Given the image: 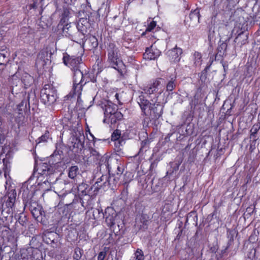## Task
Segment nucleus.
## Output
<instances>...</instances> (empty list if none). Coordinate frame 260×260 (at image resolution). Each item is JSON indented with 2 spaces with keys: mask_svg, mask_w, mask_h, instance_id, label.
<instances>
[{
  "mask_svg": "<svg viewBox=\"0 0 260 260\" xmlns=\"http://www.w3.org/2000/svg\"><path fill=\"white\" fill-rule=\"evenodd\" d=\"M107 52V61L114 69L119 70L123 62L120 58V54L118 48L113 43H110L106 48Z\"/></svg>",
  "mask_w": 260,
  "mask_h": 260,
  "instance_id": "1",
  "label": "nucleus"
},
{
  "mask_svg": "<svg viewBox=\"0 0 260 260\" xmlns=\"http://www.w3.org/2000/svg\"><path fill=\"white\" fill-rule=\"evenodd\" d=\"M63 62L66 66H69L73 72V77L82 78L84 76L80 70V64L82 63L81 57L70 56L66 54L63 57Z\"/></svg>",
  "mask_w": 260,
  "mask_h": 260,
  "instance_id": "2",
  "label": "nucleus"
},
{
  "mask_svg": "<svg viewBox=\"0 0 260 260\" xmlns=\"http://www.w3.org/2000/svg\"><path fill=\"white\" fill-rule=\"evenodd\" d=\"M57 90L51 84H45L41 91V99L47 105L54 104L57 99Z\"/></svg>",
  "mask_w": 260,
  "mask_h": 260,
  "instance_id": "3",
  "label": "nucleus"
},
{
  "mask_svg": "<svg viewBox=\"0 0 260 260\" xmlns=\"http://www.w3.org/2000/svg\"><path fill=\"white\" fill-rule=\"evenodd\" d=\"M55 170L54 165L50 164L49 162H41L38 167L37 171L41 176L47 177L43 182L44 183H46V182L52 183V180L54 179L53 174Z\"/></svg>",
  "mask_w": 260,
  "mask_h": 260,
  "instance_id": "4",
  "label": "nucleus"
},
{
  "mask_svg": "<svg viewBox=\"0 0 260 260\" xmlns=\"http://www.w3.org/2000/svg\"><path fill=\"white\" fill-rule=\"evenodd\" d=\"M88 82L87 75L82 76V78H76V77H73V86L70 94L72 96L77 95L78 102L80 99L83 86Z\"/></svg>",
  "mask_w": 260,
  "mask_h": 260,
  "instance_id": "5",
  "label": "nucleus"
},
{
  "mask_svg": "<svg viewBox=\"0 0 260 260\" xmlns=\"http://www.w3.org/2000/svg\"><path fill=\"white\" fill-rule=\"evenodd\" d=\"M97 105L100 107L104 111L105 118L104 122H106L107 117L117 111V106L111 101L105 99H102L98 101Z\"/></svg>",
  "mask_w": 260,
  "mask_h": 260,
  "instance_id": "6",
  "label": "nucleus"
},
{
  "mask_svg": "<svg viewBox=\"0 0 260 260\" xmlns=\"http://www.w3.org/2000/svg\"><path fill=\"white\" fill-rule=\"evenodd\" d=\"M137 102L140 106L142 113L146 116H149V112L153 105V102H150L146 99L143 95H140L137 99Z\"/></svg>",
  "mask_w": 260,
  "mask_h": 260,
  "instance_id": "7",
  "label": "nucleus"
},
{
  "mask_svg": "<svg viewBox=\"0 0 260 260\" xmlns=\"http://www.w3.org/2000/svg\"><path fill=\"white\" fill-rule=\"evenodd\" d=\"M152 102H153V105L150 109L148 117L151 119H158L162 114L163 107L156 101H153L152 100Z\"/></svg>",
  "mask_w": 260,
  "mask_h": 260,
  "instance_id": "8",
  "label": "nucleus"
},
{
  "mask_svg": "<svg viewBox=\"0 0 260 260\" xmlns=\"http://www.w3.org/2000/svg\"><path fill=\"white\" fill-rule=\"evenodd\" d=\"M84 140L83 135L73 138L71 147H73L72 151L75 155H78L82 150L84 147Z\"/></svg>",
  "mask_w": 260,
  "mask_h": 260,
  "instance_id": "9",
  "label": "nucleus"
},
{
  "mask_svg": "<svg viewBox=\"0 0 260 260\" xmlns=\"http://www.w3.org/2000/svg\"><path fill=\"white\" fill-rule=\"evenodd\" d=\"M161 54L160 51L155 46L151 45L150 47L147 48L143 54V57L147 60H155Z\"/></svg>",
  "mask_w": 260,
  "mask_h": 260,
  "instance_id": "10",
  "label": "nucleus"
},
{
  "mask_svg": "<svg viewBox=\"0 0 260 260\" xmlns=\"http://www.w3.org/2000/svg\"><path fill=\"white\" fill-rule=\"evenodd\" d=\"M182 53V49L176 46L173 49L168 50L166 55L171 62L176 63L180 61Z\"/></svg>",
  "mask_w": 260,
  "mask_h": 260,
  "instance_id": "11",
  "label": "nucleus"
},
{
  "mask_svg": "<svg viewBox=\"0 0 260 260\" xmlns=\"http://www.w3.org/2000/svg\"><path fill=\"white\" fill-rule=\"evenodd\" d=\"M160 86V80H156L153 82V83L150 84L149 86L146 87L144 89V91L145 93L149 94H151L157 92H158L159 94H160L162 92V89H160L158 91Z\"/></svg>",
  "mask_w": 260,
  "mask_h": 260,
  "instance_id": "12",
  "label": "nucleus"
},
{
  "mask_svg": "<svg viewBox=\"0 0 260 260\" xmlns=\"http://www.w3.org/2000/svg\"><path fill=\"white\" fill-rule=\"evenodd\" d=\"M59 197L60 199L59 204L66 206H69L73 203L75 199V196L71 193H63Z\"/></svg>",
  "mask_w": 260,
  "mask_h": 260,
  "instance_id": "13",
  "label": "nucleus"
},
{
  "mask_svg": "<svg viewBox=\"0 0 260 260\" xmlns=\"http://www.w3.org/2000/svg\"><path fill=\"white\" fill-rule=\"evenodd\" d=\"M16 196L17 193L15 189H11L8 192L7 194L8 199L6 201V205L7 207L12 208L15 204Z\"/></svg>",
  "mask_w": 260,
  "mask_h": 260,
  "instance_id": "14",
  "label": "nucleus"
},
{
  "mask_svg": "<svg viewBox=\"0 0 260 260\" xmlns=\"http://www.w3.org/2000/svg\"><path fill=\"white\" fill-rule=\"evenodd\" d=\"M123 117L122 114L118 111L110 115L107 117V120L106 123H111V124H115L117 121L122 119Z\"/></svg>",
  "mask_w": 260,
  "mask_h": 260,
  "instance_id": "15",
  "label": "nucleus"
},
{
  "mask_svg": "<svg viewBox=\"0 0 260 260\" xmlns=\"http://www.w3.org/2000/svg\"><path fill=\"white\" fill-rule=\"evenodd\" d=\"M49 54L47 49L42 50L38 54L37 61L39 62L40 61H42V66H44L49 60V57L50 56Z\"/></svg>",
  "mask_w": 260,
  "mask_h": 260,
  "instance_id": "16",
  "label": "nucleus"
},
{
  "mask_svg": "<svg viewBox=\"0 0 260 260\" xmlns=\"http://www.w3.org/2000/svg\"><path fill=\"white\" fill-rule=\"evenodd\" d=\"M67 24L64 27V31H65L66 36L71 40L73 36L76 35L75 34L78 33L79 30L75 24L73 25H70L69 26Z\"/></svg>",
  "mask_w": 260,
  "mask_h": 260,
  "instance_id": "17",
  "label": "nucleus"
},
{
  "mask_svg": "<svg viewBox=\"0 0 260 260\" xmlns=\"http://www.w3.org/2000/svg\"><path fill=\"white\" fill-rule=\"evenodd\" d=\"M21 81L23 83L24 87L27 88L34 83V80L29 74L24 73L21 77Z\"/></svg>",
  "mask_w": 260,
  "mask_h": 260,
  "instance_id": "18",
  "label": "nucleus"
},
{
  "mask_svg": "<svg viewBox=\"0 0 260 260\" xmlns=\"http://www.w3.org/2000/svg\"><path fill=\"white\" fill-rule=\"evenodd\" d=\"M75 34L76 35L73 36L71 40L81 45H84L86 41L85 34H83V32H80L79 31H78V33Z\"/></svg>",
  "mask_w": 260,
  "mask_h": 260,
  "instance_id": "19",
  "label": "nucleus"
},
{
  "mask_svg": "<svg viewBox=\"0 0 260 260\" xmlns=\"http://www.w3.org/2000/svg\"><path fill=\"white\" fill-rule=\"evenodd\" d=\"M139 221L142 225H140V229H146L149 221V217L146 214H142L139 218Z\"/></svg>",
  "mask_w": 260,
  "mask_h": 260,
  "instance_id": "20",
  "label": "nucleus"
},
{
  "mask_svg": "<svg viewBox=\"0 0 260 260\" xmlns=\"http://www.w3.org/2000/svg\"><path fill=\"white\" fill-rule=\"evenodd\" d=\"M88 23V21L86 19L81 18L80 19L79 22L78 23L77 25H76V27L78 28V30L80 32H83V34H85L87 32L86 27L83 26V23Z\"/></svg>",
  "mask_w": 260,
  "mask_h": 260,
  "instance_id": "21",
  "label": "nucleus"
},
{
  "mask_svg": "<svg viewBox=\"0 0 260 260\" xmlns=\"http://www.w3.org/2000/svg\"><path fill=\"white\" fill-rule=\"evenodd\" d=\"M79 173L78 167L76 166H72L68 170V176L71 179H74Z\"/></svg>",
  "mask_w": 260,
  "mask_h": 260,
  "instance_id": "22",
  "label": "nucleus"
},
{
  "mask_svg": "<svg viewBox=\"0 0 260 260\" xmlns=\"http://www.w3.org/2000/svg\"><path fill=\"white\" fill-rule=\"evenodd\" d=\"M176 77H172L168 82L166 86L167 91H172L176 87Z\"/></svg>",
  "mask_w": 260,
  "mask_h": 260,
  "instance_id": "23",
  "label": "nucleus"
},
{
  "mask_svg": "<svg viewBox=\"0 0 260 260\" xmlns=\"http://www.w3.org/2000/svg\"><path fill=\"white\" fill-rule=\"evenodd\" d=\"M65 187V183L61 181H58L56 179L54 183L53 188L55 189V191L56 193H59L62 189H63Z\"/></svg>",
  "mask_w": 260,
  "mask_h": 260,
  "instance_id": "24",
  "label": "nucleus"
},
{
  "mask_svg": "<svg viewBox=\"0 0 260 260\" xmlns=\"http://www.w3.org/2000/svg\"><path fill=\"white\" fill-rule=\"evenodd\" d=\"M30 210L33 217L36 219H38L42 214V212L39 207H35L31 205Z\"/></svg>",
  "mask_w": 260,
  "mask_h": 260,
  "instance_id": "25",
  "label": "nucleus"
},
{
  "mask_svg": "<svg viewBox=\"0 0 260 260\" xmlns=\"http://www.w3.org/2000/svg\"><path fill=\"white\" fill-rule=\"evenodd\" d=\"M9 53L5 50L0 51V64H5L8 62Z\"/></svg>",
  "mask_w": 260,
  "mask_h": 260,
  "instance_id": "26",
  "label": "nucleus"
},
{
  "mask_svg": "<svg viewBox=\"0 0 260 260\" xmlns=\"http://www.w3.org/2000/svg\"><path fill=\"white\" fill-rule=\"evenodd\" d=\"M108 177L106 175H103L99 178L95 182V184H97V188H100L103 185H105L107 182Z\"/></svg>",
  "mask_w": 260,
  "mask_h": 260,
  "instance_id": "27",
  "label": "nucleus"
},
{
  "mask_svg": "<svg viewBox=\"0 0 260 260\" xmlns=\"http://www.w3.org/2000/svg\"><path fill=\"white\" fill-rule=\"evenodd\" d=\"M190 19L194 21H198L199 22L200 19V12L198 9H196L193 11H191L189 14Z\"/></svg>",
  "mask_w": 260,
  "mask_h": 260,
  "instance_id": "28",
  "label": "nucleus"
},
{
  "mask_svg": "<svg viewBox=\"0 0 260 260\" xmlns=\"http://www.w3.org/2000/svg\"><path fill=\"white\" fill-rule=\"evenodd\" d=\"M83 253V250L79 247H76L74 249L73 258L76 260H80Z\"/></svg>",
  "mask_w": 260,
  "mask_h": 260,
  "instance_id": "29",
  "label": "nucleus"
},
{
  "mask_svg": "<svg viewBox=\"0 0 260 260\" xmlns=\"http://www.w3.org/2000/svg\"><path fill=\"white\" fill-rule=\"evenodd\" d=\"M99 165L101 168H109V159L107 156H103L100 159Z\"/></svg>",
  "mask_w": 260,
  "mask_h": 260,
  "instance_id": "30",
  "label": "nucleus"
},
{
  "mask_svg": "<svg viewBox=\"0 0 260 260\" xmlns=\"http://www.w3.org/2000/svg\"><path fill=\"white\" fill-rule=\"evenodd\" d=\"M194 64L196 67H199L202 63V55L199 52H195L194 54Z\"/></svg>",
  "mask_w": 260,
  "mask_h": 260,
  "instance_id": "31",
  "label": "nucleus"
},
{
  "mask_svg": "<svg viewBox=\"0 0 260 260\" xmlns=\"http://www.w3.org/2000/svg\"><path fill=\"white\" fill-rule=\"evenodd\" d=\"M260 129V123H255L250 129L251 137H255L257 132Z\"/></svg>",
  "mask_w": 260,
  "mask_h": 260,
  "instance_id": "32",
  "label": "nucleus"
},
{
  "mask_svg": "<svg viewBox=\"0 0 260 260\" xmlns=\"http://www.w3.org/2000/svg\"><path fill=\"white\" fill-rule=\"evenodd\" d=\"M134 260H144V253L140 249H137L135 253Z\"/></svg>",
  "mask_w": 260,
  "mask_h": 260,
  "instance_id": "33",
  "label": "nucleus"
},
{
  "mask_svg": "<svg viewBox=\"0 0 260 260\" xmlns=\"http://www.w3.org/2000/svg\"><path fill=\"white\" fill-rule=\"evenodd\" d=\"M49 137V133L48 131H46L45 134L41 136L40 137H39L37 140V142L38 143H40L41 142H46L48 139Z\"/></svg>",
  "mask_w": 260,
  "mask_h": 260,
  "instance_id": "34",
  "label": "nucleus"
},
{
  "mask_svg": "<svg viewBox=\"0 0 260 260\" xmlns=\"http://www.w3.org/2000/svg\"><path fill=\"white\" fill-rule=\"evenodd\" d=\"M242 37H243L242 40H241V45L245 44L246 43H247L248 37L247 35H244L243 34H240L238 35V37H237L235 38V41L236 42L237 41L239 40L241 38H242Z\"/></svg>",
  "mask_w": 260,
  "mask_h": 260,
  "instance_id": "35",
  "label": "nucleus"
},
{
  "mask_svg": "<svg viewBox=\"0 0 260 260\" xmlns=\"http://www.w3.org/2000/svg\"><path fill=\"white\" fill-rule=\"evenodd\" d=\"M121 136V131L119 129L115 130L111 135V140L112 141L118 140Z\"/></svg>",
  "mask_w": 260,
  "mask_h": 260,
  "instance_id": "36",
  "label": "nucleus"
},
{
  "mask_svg": "<svg viewBox=\"0 0 260 260\" xmlns=\"http://www.w3.org/2000/svg\"><path fill=\"white\" fill-rule=\"evenodd\" d=\"M87 185L86 184H81L79 185L78 187V190L79 191H81L82 193V195H86L87 192L86 189L87 188Z\"/></svg>",
  "mask_w": 260,
  "mask_h": 260,
  "instance_id": "37",
  "label": "nucleus"
},
{
  "mask_svg": "<svg viewBox=\"0 0 260 260\" xmlns=\"http://www.w3.org/2000/svg\"><path fill=\"white\" fill-rule=\"evenodd\" d=\"M156 23L154 21H152L148 25L146 31H152L156 26Z\"/></svg>",
  "mask_w": 260,
  "mask_h": 260,
  "instance_id": "38",
  "label": "nucleus"
},
{
  "mask_svg": "<svg viewBox=\"0 0 260 260\" xmlns=\"http://www.w3.org/2000/svg\"><path fill=\"white\" fill-rule=\"evenodd\" d=\"M23 118L24 116L22 111H18V116L15 118V121L17 123H19L22 121Z\"/></svg>",
  "mask_w": 260,
  "mask_h": 260,
  "instance_id": "39",
  "label": "nucleus"
},
{
  "mask_svg": "<svg viewBox=\"0 0 260 260\" xmlns=\"http://www.w3.org/2000/svg\"><path fill=\"white\" fill-rule=\"evenodd\" d=\"M106 255L105 251H101L99 253L98 256V260H104Z\"/></svg>",
  "mask_w": 260,
  "mask_h": 260,
  "instance_id": "40",
  "label": "nucleus"
},
{
  "mask_svg": "<svg viewBox=\"0 0 260 260\" xmlns=\"http://www.w3.org/2000/svg\"><path fill=\"white\" fill-rule=\"evenodd\" d=\"M17 260H29V256L27 254H21Z\"/></svg>",
  "mask_w": 260,
  "mask_h": 260,
  "instance_id": "41",
  "label": "nucleus"
},
{
  "mask_svg": "<svg viewBox=\"0 0 260 260\" xmlns=\"http://www.w3.org/2000/svg\"><path fill=\"white\" fill-rule=\"evenodd\" d=\"M26 220V219L25 216H24L23 217H22V216H20L19 218L18 221L19 222V223L20 224H21L22 225L24 226V225H25Z\"/></svg>",
  "mask_w": 260,
  "mask_h": 260,
  "instance_id": "42",
  "label": "nucleus"
},
{
  "mask_svg": "<svg viewBox=\"0 0 260 260\" xmlns=\"http://www.w3.org/2000/svg\"><path fill=\"white\" fill-rule=\"evenodd\" d=\"M26 102L25 101H24V100L22 101V102L17 105V109H18V111H22V109H20L21 107L24 106V105L26 106Z\"/></svg>",
  "mask_w": 260,
  "mask_h": 260,
  "instance_id": "43",
  "label": "nucleus"
},
{
  "mask_svg": "<svg viewBox=\"0 0 260 260\" xmlns=\"http://www.w3.org/2000/svg\"><path fill=\"white\" fill-rule=\"evenodd\" d=\"M127 63H129V64H134L135 60V58L132 56H127Z\"/></svg>",
  "mask_w": 260,
  "mask_h": 260,
  "instance_id": "44",
  "label": "nucleus"
},
{
  "mask_svg": "<svg viewBox=\"0 0 260 260\" xmlns=\"http://www.w3.org/2000/svg\"><path fill=\"white\" fill-rule=\"evenodd\" d=\"M3 163H4V165L5 166V167L7 168H8V164H9V162H8V159L7 158H4L3 159Z\"/></svg>",
  "mask_w": 260,
  "mask_h": 260,
  "instance_id": "45",
  "label": "nucleus"
},
{
  "mask_svg": "<svg viewBox=\"0 0 260 260\" xmlns=\"http://www.w3.org/2000/svg\"><path fill=\"white\" fill-rule=\"evenodd\" d=\"M227 47V44L226 43H222L220 46V47L218 48V50L221 48L222 49H224V50L226 49Z\"/></svg>",
  "mask_w": 260,
  "mask_h": 260,
  "instance_id": "46",
  "label": "nucleus"
},
{
  "mask_svg": "<svg viewBox=\"0 0 260 260\" xmlns=\"http://www.w3.org/2000/svg\"><path fill=\"white\" fill-rule=\"evenodd\" d=\"M116 99L118 101L119 100V94L118 93H116L115 95Z\"/></svg>",
  "mask_w": 260,
  "mask_h": 260,
  "instance_id": "47",
  "label": "nucleus"
},
{
  "mask_svg": "<svg viewBox=\"0 0 260 260\" xmlns=\"http://www.w3.org/2000/svg\"><path fill=\"white\" fill-rule=\"evenodd\" d=\"M217 4V0H215L214 1V6H215L216 5V4Z\"/></svg>",
  "mask_w": 260,
  "mask_h": 260,
  "instance_id": "48",
  "label": "nucleus"
},
{
  "mask_svg": "<svg viewBox=\"0 0 260 260\" xmlns=\"http://www.w3.org/2000/svg\"><path fill=\"white\" fill-rule=\"evenodd\" d=\"M117 169H118V170L119 171V172H120V173H122V171H121V170H120V167H118Z\"/></svg>",
  "mask_w": 260,
  "mask_h": 260,
  "instance_id": "49",
  "label": "nucleus"
},
{
  "mask_svg": "<svg viewBox=\"0 0 260 260\" xmlns=\"http://www.w3.org/2000/svg\"><path fill=\"white\" fill-rule=\"evenodd\" d=\"M208 38L210 40H211V34H209V36H208Z\"/></svg>",
  "mask_w": 260,
  "mask_h": 260,
  "instance_id": "50",
  "label": "nucleus"
},
{
  "mask_svg": "<svg viewBox=\"0 0 260 260\" xmlns=\"http://www.w3.org/2000/svg\"><path fill=\"white\" fill-rule=\"evenodd\" d=\"M246 260H253V259H251L250 257H248L247 258Z\"/></svg>",
  "mask_w": 260,
  "mask_h": 260,
  "instance_id": "51",
  "label": "nucleus"
},
{
  "mask_svg": "<svg viewBox=\"0 0 260 260\" xmlns=\"http://www.w3.org/2000/svg\"><path fill=\"white\" fill-rule=\"evenodd\" d=\"M81 101V99H80L79 100V102H78V101H77V103H79Z\"/></svg>",
  "mask_w": 260,
  "mask_h": 260,
  "instance_id": "52",
  "label": "nucleus"
},
{
  "mask_svg": "<svg viewBox=\"0 0 260 260\" xmlns=\"http://www.w3.org/2000/svg\"><path fill=\"white\" fill-rule=\"evenodd\" d=\"M68 2H67V3H70V0H67Z\"/></svg>",
  "mask_w": 260,
  "mask_h": 260,
  "instance_id": "53",
  "label": "nucleus"
},
{
  "mask_svg": "<svg viewBox=\"0 0 260 260\" xmlns=\"http://www.w3.org/2000/svg\"><path fill=\"white\" fill-rule=\"evenodd\" d=\"M95 81V80H94H94H92V82H94Z\"/></svg>",
  "mask_w": 260,
  "mask_h": 260,
  "instance_id": "54",
  "label": "nucleus"
},
{
  "mask_svg": "<svg viewBox=\"0 0 260 260\" xmlns=\"http://www.w3.org/2000/svg\"><path fill=\"white\" fill-rule=\"evenodd\" d=\"M3 142L1 141V140L0 139V143H2Z\"/></svg>",
  "mask_w": 260,
  "mask_h": 260,
  "instance_id": "55",
  "label": "nucleus"
}]
</instances>
